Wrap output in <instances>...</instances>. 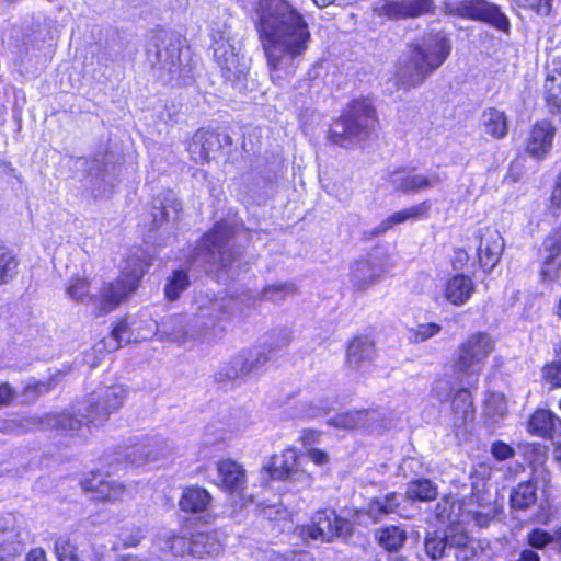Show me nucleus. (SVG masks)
I'll return each mask as SVG.
<instances>
[{"label": "nucleus", "instance_id": "f257e3e1", "mask_svg": "<svg viewBox=\"0 0 561 561\" xmlns=\"http://www.w3.org/2000/svg\"><path fill=\"white\" fill-rule=\"evenodd\" d=\"M255 25L272 80H283L280 71L294 73V60L310 41L304 16L286 0H260Z\"/></svg>", "mask_w": 561, "mask_h": 561}, {"label": "nucleus", "instance_id": "f03ea898", "mask_svg": "<svg viewBox=\"0 0 561 561\" xmlns=\"http://www.w3.org/2000/svg\"><path fill=\"white\" fill-rule=\"evenodd\" d=\"M126 397V390L121 385L111 386L100 393L93 394L89 404L83 409L72 407L62 413H48L42 417L23 416L21 419L0 420V432L5 434H22L36 430H57L75 434L83 425L101 426L111 413L117 411Z\"/></svg>", "mask_w": 561, "mask_h": 561}, {"label": "nucleus", "instance_id": "7ed1b4c3", "mask_svg": "<svg viewBox=\"0 0 561 561\" xmlns=\"http://www.w3.org/2000/svg\"><path fill=\"white\" fill-rule=\"evenodd\" d=\"M196 311L192 316L173 314L157 324V334L162 340L183 344L194 340L210 330H222V323L232 319L234 300L210 298L199 295L195 299Z\"/></svg>", "mask_w": 561, "mask_h": 561}, {"label": "nucleus", "instance_id": "20e7f679", "mask_svg": "<svg viewBox=\"0 0 561 561\" xmlns=\"http://www.w3.org/2000/svg\"><path fill=\"white\" fill-rule=\"evenodd\" d=\"M451 43L443 32L425 34L409 46L408 54L401 58L397 78L404 88H414L437 70L448 58Z\"/></svg>", "mask_w": 561, "mask_h": 561}, {"label": "nucleus", "instance_id": "39448f33", "mask_svg": "<svg viewBox=\"0 0 561 561\" xmlns=\"http://www.w3.org/2000/svg\"><path fill=\"white\" fill-rule=\"evenodd\" d=\"M378 123L373 103L366 99H354L329 130V139L342 147L352 148L367 140Z\"/></svg>", "mask_w": 561, "mask_h": 561}, {"label": "nucleus", "instance_id": "423d86ee", "mask_svg": "<svg viewBox=\"0 0 561 561\" xmlns=\"http://www.w3.org/2000/svg\"><path fill=\"white\" fill-rule=\"evenodd\" d=\"M290 336L286 331L273 334L262 345L244 348L220 366L215 375L217 381L247 380L257 376L272 359L276 351L287 346Z\"/></svg>", "mask_w": 561, "mask_h": 561}, {"label": "nucleus", "instance_id": "0eeeda50", "mask_svg": "<svg viewBox=\"0 0 561 561\" xmlns=\"http://www.w3.org/2000/svg\"><path fill=\"white\" fill-rule=\"evenodd\" d=\"M493 350L494 341L488 333L478 332L463 341L455 352L453 364L459 383L476 385Z\"/></svg>", "mask_w": 561, "mask_h": 561}, {"label": "nucleus", "instance_id": "6e6552de", "mask_svg": "<svg viewBox=\"0 0 561 561\" xmlns=\"http://www.w3.org/2000/svg\"><path fill=\"white\" fill-rule=\"evenodd\" d=\"M234 229L227 221L217 222L211 231L206 233L195 250L194 262L201 263L206 271L227 270L236 260L231 245Z\"/></svg>", "mask_w": 561, "mask_h": 561}, {"label": "nucleus", "instance_id": "1a4fd4ad", "mask_svg": "<svg viewBox=\"0 0 561 561\" xmlns=\"http://www.w3.org/2000/svg\"><path fill=\"white\" fill-rule=\"evenodd\" d=\"M214 57L221 68L222 77L228 81H238L245 77L249 60L240 54V41L232 34L231 27L216 24L211 30Z\"/></svg>", "mask_w": 561, "mask_h": 561}, {"label": "nucleus", "instance_id": "9d476101", "mask_svg": "<svg viewBox=\"0 0 561 561\" xmlns=\"http://www.w3.org/2000/svg\"><path fill=\"white\" fill-rule=\"evenodd\" d=\"M144 273L142 266L139 265L130 271L124 270L115 280L104 283L100 290V297L93 299L95 306L93 313L99 317L116 309L136 290Z\"/></svg>", "mask_w": 561, "mask_h": 561}, {"label": "nucleus", "instance_id": "9b49d317", "mask_svg": "<svg viewBox=\"0 0 561 561\" xmlns=\"http://www.w3.org/2000/svg\"><path fill=\"white\" fill-rule=\"evenodd\" d=\"M147 57L152 65L167 69L171 75L178 73L181 64L179 37L167 31L157 33L147 45Z\"/></svg>", "mask_w": 561, "mask_h": 561}, {"label": "nucleus", "instance_id": "f8f14e48", "mask_svg": "<svg viewBox=\"0 0 561 561\" xmlns=\"http://www.w3.org/2000/svg\"><path fill=\"white\" fill-rule=\"evenodd\" d=\"M170 454V448L161 436L146 435L135 444L127 446L123 453L118 454L116 460H121L124 457L127 462H130L134 466H142L146 463L158 462L160 459H165Z\"/></svg>", "mask_w": 561, "mask_h": 561}, {"label": "nucleus", "instance_id": "ddd939ff", "mask_svg": "<svg viewBox=\"0 0 561 561\" xmlns=\"http://www.w3.org/2000/svg\"><path fill=\"white\" fill-rule=\"evenodd\" d=\"M387 181L396 192L419 194L436 187L443 180L437 172L423 173L415 168H403L391 172Z\"/></svg>", "mask_w": 561, "mask_h": 561}, {"label": "nucleus", "instance_id": "4468645a", "mask_svg": "<svg viewBox=\"0 0 561 561\" xmlns=\"http://www.w3.org/2000/svg\"><path fill=\"white\" fill-rule=\"evenodd\" d=\"M550 203L552 207L561 208V171L556 178ZM542 248L547 255L542 263L541 275L545 279H552L561 267L559 259L561 253V227L545 239Z\"/></svg>", "mask_w": 561, "mask_h": 561}, {"label": "nucleus", "instance_id": "2eb2a0df", "mask_svg": "<svg viewBox=\"0 0 561 561\" xmlns=\"http://www.w3.org/2000/svg\"><path fill=\"white\" fill-rule=\"evenodd\" d=\"M458 12L463 18L485 22L502 32L510 31L508 18L486 0H463L458 5Z\"/></svg>", "mask_w": 561, "mask_h": 561}, {"label": "nucleus", "instance_id": "dca6fc26", "mask_svg": "<svg viewBox=\"0 0 561 561\" xmlns=\"http://www.w3.org/2000/svg\"><path fill=\"white\" fill-rule=\"evenodd\" d=\"M351 531V523L336 515L335 511L327 508L318 511L308 527V535L312 539L331 541L335 537H342Z\"/></svg>", "mask_w": 561, "mask_h": 561}, {"label": "nucleus", "instance_id": "f3484780", "mask_svg": "<svg viewBox=\"0 0 561 561\" xmlns=\"http://www.w3.org/2000/svg\"><path fill=\"white\" fill-rule=\"evenodd\" d=\"M294 291V284L276 283L266 286L259 295L244 293L238 298L230 297L229 299L234 300V305H232V318L236 316H248V311L245 309L254 307L259 300L278 304L284 301L288 296L293 295Z\"/></svg>", "mask_w": 561, "mask_h": 561}, {"label": "nucleus", "instance_id": "a211bd4d", "mask_svg": "<svg viewBox=\"0 0 561 561\" xmlns=\"http://www.w3.org/2000/svg\"><path fill=\"white\" fill-rule=\"evenodd\" d=\"M388 270L380 253L375 251L352 265L351 282L356 289L366 290L376 284Z\"/></svg>", "mask_w": 561, "mask_h": 561}, {"label": "nucleus", "instance_id": "6ab92c4d", "mask_svg": "<svg viewBox=\"0 0 561 561\" xmlns=\"http://www.w3.org/2000/svg\"><path fill=\"white\" fill-rule=\"evenodd\" d=\"M432 8V0H377L373 10L378 16L404 19L425 14Z\"/></svg>", "mask_w": 561, "mask_h": 561}, {"label": "nucleus", "instance_id": "aec40b11", "mask_svg": "<svg viewBox=\"0 0 561 561\" xmlns=\"http://www.w3.org/2000/svg\"><path fill=\"white\" fill-rule=\"evenodd\" d=\"M81 485L85 492L91 493L93 501L118 503L124 501L126 488L121 482L104 477L101 472H92L91 477L85 478Z\"/></svg>", "mask_w": 561, "mask_h": 561}, {"label": "nucleus", "instance_id": "412c9836", "mask_svg": "<svg viewBox=\"0 0 561 561\" xmlns=\"http://www.w3.org/2000/svg\"><path fill=\"white\" fill-rule=\"evenodd\" d=\"M270 474L274 479L298 482L301 486H310L312 483L311 476L298 469L297 453L294 448H287L272 458Z\"/></svg>", "mask_w": 561, "mask_h": 561}, {"label": "nucleus", "instance_id": "4be33fe9", "mask_svg": "<svg viewBox=\"0 0 561 561\" xmlns=\"http://www.w3.org/2000/svg\"><path fill=\"white\" fill-rule=\"evenodd\" d=\"M366 514L374 522H379L390 514L409 518L412 512L409 510V499H405L401 493L390 492L374 497L367 504Z\"/></svg>", "mask_w": 561, "mask_h": 561}, {"label": "nucleus", "instance_id": "5701e85b", "mask_svg": "<svg viewBox=\"0 0 561 561\" xmlns=\"http://www.w3.org/2000/svg\"><path fill=\"white\" fill-rule=\"evenodd\" d=\"M554 136L556 128L550 122L541 121L536 123L527 139V152L537 160L545 159L552 148Z\"/></svg>", "mask_w": 561, "mask_h": 561}, {"label": "nucleus", "instance_id": "b1692460", "mask_svg": "<svg viewBox=\"0 0 561 561\" xmlns=\"http://www.w3.org/2000/svg\"><path fill=\"white\" fill-rule=\"evenodd\" d=\"M504 250V240L501 233L491 228H485L480 236L478 247V257L480 264L488 270H492L501 259Z\"/></svg>", "mask_w": 561, "mask_h": 561}, {"label": "nucleus", "instance_id": "393cba45", "mask_svg": "<svg viewBox=\"0 0 561 561\" xmlns=\"http://www.w3.org/2000/svg\"><path fill=\"white\" fill-rule=\"evenodd\" d=\"M381 414L377 410L347 411L330 419L329 423L342 430H367L375 428L380 421Z\"/></svg>", "mask_w": 561, "mask_h": 561}, {"label": "nucleus", "instance_id": "a878e982", "mask_svg": "<svg viewBox=\"0 0 561 561\" xmlns=\"http://www.w3.org/2000/svg\"><path fill=\"white\" fill-rule=\"evenodd\" d=\"M217 478L215 483L231 493H239L245 485V470L241 465L231 459L217 462Z\"/></svg>", "mask_w": 561, "mask_h": 561}, {"label": "nucleus", "instance_id": "bb28decb", "mask_svg": "<svg viewBox=\"0 0 561 561\" xmlns=\"http://www.w3.org/2000/svg\"><path fill=\"white\" fill-rule=\"evenodd\" d=\"M375 355V347L367 336H357L348 345L347 364L351 369L367 374Z\"/></svg>", "mask_w": 561, "mask_h": 561}, {"label": "nucleus", "instance_id": "cd10ccee", "mask_svg": "<svg viewBox=\"0 0 561 561\" xmlns=\"http://www.w3.org/2000/svg\"><path fill=\"white\" fill-rule=\"evenodd\" d=\"M220 148L219 135L199 129L197 130L187 146L191 159L196 163L208 162L211 153Z\"/></svg>", "mask_w": 561, "mask_h": 561}, {"label": "nucleus", "instance_id": "c85d7f7f", "mask_svg": "<svg viewBox=\"0 0 561 561\" xmlns=\"http://www.w3.org/2000/svg\"><path fill=\"white\" fill-rule=\"evenodd\" d=\"M432 204L430 201H423L411 207L393 213L382 220L374 230V234L379 236L386 233L392 227L409 220L417 221L426 219L430 216Z\"/></svg>", "mask_w": 561, "mask_h": 561}, {"label": "nucleus", "instance_id": "c756f323", "mask_svg": "<svg viewBox=\"0 0 561 561\" xmlns=\"http://www.w3.org/2000/svg\"><path fill=\"white\" fill-rule=\"evenodd\" d=\"M457 531V527H449L443 531L428 534L424 542L426 554L432 560H438L451 556L454 548L451 539H454V535Z\"/></svg>", "mask_w": 561, "mask_h": 561}, {"label": "nucleus", "instance_id": "7c9ffc66", "mask_svg": "<svg viewBox=\"0 0 561 561\" xmlns=\"http://www.w3.org/2000/svg\"><path fill=\"white\" fill-rule=\"evenodd\" d=\"M451 554L457 561H489L486 552L462 530L458 529L451 539Z\"/></svg>", "mask_w": 561, "mask_h": 561}, {"label": "nucleus", "instance_id": "2f4dec72", "mask_svg": "<svg viewBox=\"0 0 561 561\" xmlns=\"http://www.w3.org/2000/svg\"><path fill=\"white\" fill-rule=\"evenodd\" d=\"M210 493L198 485H190L183 489L179 500V506L183 512L199 514L205 513L211 506Z\"/></svg>", "mask_w": 561, "mask_h": 561}, {"label": "nucleus", "instance_id": "473e14b6", "mask_svg": "<svg viewBox=\"0 0 561 561\" xmlns=\"http://www.w3.org/2000/svg\"><path fill=\"white\" fill-rule=\"evenodd\" d=\"M530 433L545 437L553 438L561 436V419L548 410H537L528 422Z\"/></svg>", "mask_w": 561, "mask_h": 561}, {"label": "nucleus", "instance_id": "72a5a7b5", "mask_svg": "<svg viewBox=\"0 0 561 561\" xmlns=\"http://www.w3.org/2000/svg\"><path fill=\"white\" fill-rule=\"evenodd\" d=\"M182 206L173 192H168L163 199H154L152 207V227L159 229L163 222L176 220Z\"/></svg>", "mask_w": 561, "mask_h": 561}, {"label": "nucleus", "instance_id": "f704fd0d", "mask_svg": "<svg viewBox=\"0 0 561 561\" xmlns=\"http://www.w3.org/2000/svg\"><path fill=\"white\" fill-rule=\"evenodd\" d=\"M473 291L472 279L463 274H458L446 283L445 297L450 304L461 306L469 300Z\"/></svg>", "mask_w": 561, "mask_h": 561}, {"label": "nucleus", "instance_id": "c9c22d12", "mask_svg": "<svg viewBox=\"0 0 561 561\" xmlns=\"http://www.w3.org/2000/svg\"><path fill=\"white\" fill-rule=\"evenodd\" d=\"M480 125L484 134L496 139L504 138L507 134L506 114L495 107L483 111Z\"/></svg>", "mask_w": 561, "mask_h": 561}, {"label": "nucleus", "instance_id": "e433bc0d", "mask_svg": "<svg viewBox=\"0 0 561 561\" xmlns=\"http://www.w3.org/2000/svg\"><path fill=\"white\" fill-rule=\"evenodd\" d=\"M462 505L457 503L454 497L445 496L437 504L435 508V515L438 522L442 524H450V527H457L462 525L463 520Z\"/></svg>", "mask_w": 561, "mask_h": 561}, {"label": "nucleus", "instance_id": "4c0bfd02", "mask_svg": "<svg viewBox=\"0 0 561 561\" xmlns=\"http://www.w3.org/2000/svg\"><path fill=\"white\" fill-rule=\"evenodd\" d=\"M451 410L455 425H462L473 417V401L468 388L463 387L456 391L451 400Z\"/></svg>", "mask_w": 561, "mask_h": 561}, {"label": "nucleus", "instance_id": "58836bf2", "mask_svg": "<svg viewBox=\"0 0 561 561\" xmlns=\"http://www.w3.org/2000/svg\"><path fill=\"white\" fill-rule=\"evenodd\" d=\"M537 502V485L534 481L520 482L510 494L511 507L515 511H527Z\"/></svg>", "mask_w": 561, "mask_h": 561}, {"label": "nucleus", "instance_id": "ea45409f", "mask_svg": "<svg viewBox=\"0 0 561 561\" xmlns=\"http://www.w3.org/2000/svg\"><path fill=\"white\" fill-rule=\"evenodd\" d=\"M405 499H409V510L412 508V502L417 500L427 502L435 500L437 496V486L428 479H419L408 483Z\"/></svg>", "mask_w": 561, "mask_h": 561}, {"label": "nucleus", "instance_id": "a19ab883", "mask_svg": "<svg viewBox=\"0 0 561 561\" xmlns=\"http://www.w3.org/2000/svg\"><path fill=\"white\" fill-rule=\"evenodd\" d=\"M20 260L14 252L5 245H0V287L10 284L19 274Z\"/></svg>", "mask_w": 561, "mask_h": 561}, {"label": "nucleus", "instance_id": "79ce46f5", "mask_svg": "<svg viewBox=\"0 0 561 561\" xmlns=\"http://www.w3.org/2000/svg\"><path fill=\"white\" fill-rule=\"evenodd\" d=\"M376 539L385 550L396 551L405 542L407 533L400 527L388 526L376 533Z\"/></svg>", "mask_w": 561, "mask_h": 561}, {"label": "nucleus", "instance_id": "37998d69", "mask_svg": "<svg viewBox=\"0 0 561 561\" xmlns=\"http://www.w3.org/2000/svg\"><path fill=\"white\" fill-rule=\"evenodd\" d=\"M193 554H218L221 550L220 543L209 534L199 533L188 543Z\"/></svg>", "mask_w": 561, "mask_h": 561}, {"label": "nucleus", "instance_id": "c03bdc74", "mask_svg": "<svg viewBox=\"0 0 561 561\" xmlns=\"http://www.w3.org/2000/svg\"><path fill=\"white\" fill-rule=\"evenodd\" d=\"M545 99L551 112L561 110V73L559 78L548 75L545 81Z\"/></svg>", "mask_w": 561, "mask_h": 561}, {"label": "nucleus", "instance_id": "a18cd8bd", "mask_svg": "<svg viewBox=\"0 0 561 561\" xmlns=\"http://www.w3.org/2000/svg\"><path fill=\"white\" fill-rule=\"evenodd\" d=\"M22 551L23 545L13 531L0 533V561H10Z\"/></svg>", "mask_w": 561, "mask_h": 561}, {"label": "nucleus", "instance_id": "49530a36", "mask_svg": "<svg viewBox=\"0 0 561 561\" xmlns=\"http://www.w3.org/2000/svg\"><path fill=\"white\" fill-rule=\"evenodd\" d=\"M190 285V278L184 271H174L168 278L164 287V294L169 300H175L180 297L181 293L186 290Z\"/></svg>", "mask_w": 561, "mask_h": 561}, {"label": "nucleus", "instance_id": "de8ad7c7", "mask_svg": "<svg viewBox=\"0 0 561 561\" xmlns=\"http://www.w3.org/2000/svg\"><path fill=\"white\" fill-rule=\"evenodd\" d=\"M131 342L129 325L126 320H121L113 328L111 335L105 341V346L110 352L119 348L124 344Z\"/></svg>", "mask_w": 561, "mask_h": 561}, {"label": "nucleus", "instance_id": "09e8293b", "mask_svg": "<svg viewBox=\"0 0 561 561\" xmlns=\"http://www.w3.org/2000/svg\"><path fill=\"white\" fill-rule=\"evenodd\" d=\"M442 327L437 323H421L409 329L408 339L412 343H422L437 335Z\"/></svg>", "mask_w": 561, "mask_h": 561}, {"label": "nucleus", "instance_id": "8fccbe9b", "mask_svg": "<svg viewBox=\"0 0 561 561\" xmlns=\"http://www.w3.org/2000/svg\"><path fill=\"white\" fill-rule=\"evenodd\" d=\"M495 508L492 506H482L481 510H465L462 524L474 522L479 527H486L495 517Z\"/></svg>", "mask_w": 561, "mask_h": 561}, {"label": "nucleus", "instance_id": "3c124183", "mask_svg": "<svg viewBox=\"0 0 561 561\" xmlns=\"http://www.w3.org/2000/svg\"><path fill=\"white\" fill-rule=\"evenodd\" d=\"M90 285L88 279L83 277H76L69 282L67 286V295L70 299L77 302H83L87 298L93 302V297L89 296Z\"/></svg>", "mask_w": 561, "mask_h": 561}, {"label": "nucleus", "instance_id": "603ef678", "mask_svg": "<svg viewBox=\"0 0 561 561\" xmlns=\"http://www.w3.org/2000/svg\"><path fill=\"white\" fill-rule=\"evenodd\" d=\"M484 410L491 419L502 417L507 411L505 397L502 393H490L485 400Z\"/></svg>", "mask_w": 561, "mask_h": 561}, {"label": "nucleus", "instance_id": "864d4df0", "mask_svg": "<svg viewBox=\"0 0 561 561\" xmlns=\"http://www.w3.org/2000/svg\"><path fill=\"white\" fill-rule=\"evenodd\" d=\"M55 550L59 561H83L77 553V548L68 537H59L55 541Z\"/></svg>", "mask_w": 561, "mask_h": 561}, {"label": "nucleus", "instance_id": "5fc2aeb1", "mask_svg": "<svg viewBox=\"0 0 561 561\" xmlns=\"http://www.w3.org/2000/svg\"><path fill=\"white\" fill-rule=\"evenodd\" d=\"M527 542L531 548L543 549L548 545H553V534L541 528H535L527 534Z\"/></svg>", "mask_w": 561, "mask_h": 561}, {"label": "nucleus", "instance_id": "6e6d98bb", "mask_svg": "<svg viewBox=\"0 0 561 561\" xmlns=\"http://www.w3.org/2000/svg\"><path fill=\"white\" fill-rule=\"evenodd\" d=\"M55 385L56 381L54 379L48 381L30 380L24 388V394L34 399L37 396L48 392Z\"/></svg>", "mask_w": 561, "mask_h": 561}, {"label": "nucleus", "instance_id": "4d7b16f0", "mask_svg": "<svg viewBox=\"0 0 561 561\" xmlns=\"http://www.w3.org/2000/svg\"><path fill=\"white\" fill-rule=\"evenodd\" d=\"M186 546L187 542L185 538L172 535L165 537L163 545H161L160 548L176 556L182 553Z\"/></svg>", "mask_w": 561, "mask_h": 561}, {"label": "nucleus", "instance_id": "13d9d810", "mask_svg": "<svg viewBox=\"0 0 561 561\" xmlns=\"http://www.w3.org/2000/svg\"><path fill=\"white\" fill-rule=\"evenodd\" d=\"M553 0H518L524 8L535 11L539 15H548Z\"/></svg>", "mask_w": 561, "mask_h": 561}, {"label": "nucleus", "instance_id": "bf43d9fd", "mask_svg": "<svg viewBox=\"0 0 561 561\" xmlns=\"http://www.w3.org/2000/svg\"><path fill=\"white\" fill-rule=\"evenodd\" d=\"M491 454L496 460L504 461L513 458L515 456V450L508 444L502 440H496L491 446Z\"/></svg>", "mask_w": 561, "mask_h": 561}, {"label": "nucleus", "instance_id": "052dcab7", "mask_svg": "<svg viewBox=\"0 0 561 561\" xmlns=\"http://www.w3.org/2000/svg\"><path fill=\"white\" fill-rule=\"evenodd\" d=\"M543 376L548 382L561 387V363L556 360L543 368Z\"/></svg>", "mask_w": 561, "mask_h": 561}, {"label": "nucleus", "instance_id": "680f3d73", "mask_svg": "<svg viewBox=\"0 0 561 561\" xmlns=\"http://www.w3.org/2000/svg\"><path fill=\"white\" fill-rule=\"evenodd\" d=\"M145 537L144 530L139 527L133 528L130 534H121V540L124 547H136Z\"/></svg>", "mask_w": 561, "mask_h": 561}, {"label": "nucleus", "instance_id": "e2e57ef3", "mask_svg": "<svg viewBox=\"0 0 561 561\" xmlns=\"http://www.w3.org/2000/svg\"><path fill=\"white\" fill-rule=\"evenodd\" d=\"M15 396V391L9 383L0 385V409L9 405Z\"/></svg>", "mask_w": 561, "mask_h": 561}, {"label": "nucleus", "instance_id": "0e129e2a", "mask_svg": "<svg viewBox=\"0 0 561 561\" xmlns=\"http://www.w3.org/2000/svg\"><path fill=\"white\" fill-rule=\"evenodd\" d=\"M450 391L448 382L442 380L437 381L433 389L434 396L442 402L448 401Z\"/></svg>", "mask_w": 561, "mask_h": 561}, {"label": "nucleus", "instance_id": "69168bd1", "mask_svg": "<svg viewBox=\"0 0 561 561\" xmlns=\"http://www.w3.org/2000/svg\"><path fill=\"white\" fill-rule=\"evenodd\" d=\"M308 456L316 465L319 466L327 463L329 460L328 454L317 448H310L308 450Z\"/></svg>", "mask_w": 561, "mask_h": 561}, {"label": "nucleus", "instance_id": "338daca9", "mask_svg": "<svg viewBox=\"0 0 561 561\" xmlns=\"http://www.w3.org/2000/svg\"><path fill=\"white\" fill-rule=\"evenodd\" d=\"M25 561H47L46 553L41 548L33 549L27 553Z\"/></svg>", "mask_w": 561, "mask_h": 561}, {"label": "nucleus", "instance_id": "774afa93", "mask_svg": "<svg viewBox=\"0 0 561 561\" xmlns=\"http://www.w3.org/2000/svg\"><path fill=\"white\" fill-rule=\"evenodd\" d=\"M516 561H540V557L536 551L525 549L520 552L519 558Z\"/></svg>", "mask_w": 561, "mask_h": 561}]
</instances>
